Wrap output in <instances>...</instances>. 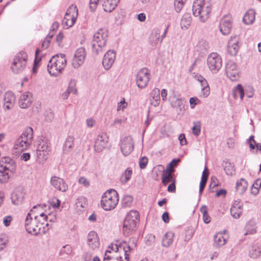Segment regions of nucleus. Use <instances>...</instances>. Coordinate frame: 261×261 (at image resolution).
<instances>
[{"label":"nucleus","mask_w":261,"mask_h":261,"mask_svg":"<svg viewBox=\"0 0 261 261\" xmlns=\"http://www.w3.org/2000/svg\"><path fill=\"white\" fill-rule=\"evenodd\" d=\"M109 138L106 134H99L94 140V149L96 152L102 151L107 146Z\"/></svg>","instance_id":"nucleus-14"},{"label":"nucleus","mask_w":261,"mask_h":261,"mask_svg":"<svg viewBox=\"0 0 261 261\" xmlns=\"http://www.w3.org/2000/svg\"><path fill=\"white\" fill-rule=\"evenodd\" d=\"M134 142L130 136L124 138L121 141L120 148L124 156L129 154L134 150Z\"/></svg>","instance_id":"nucleus-16"},{"label":"nucleus","mask_w":261,"mask_h":261,"mask_svg":"<svg viewBox=\"0 0 261 261\" xmlns=\"http://www.w3.org/2000/svg\"><path fill=\"white\" fill-rule=\"evenodd\" d=\"M133 198L130 195H125L122 200V204L124 207H129L133 202Z\"/></svg>","instance_id":"nucleus-53"},{"label":"nucleus","mask_w":261,"mask_h":261,"mask_svg":"<svg viewBox=\"0 0 261 261\" xmlns=\"http://www.w3.org/2000/svg\"><path fill=\"white\" fill-rule=\"evenodd\" d=\"M116 59V53L113 50H109L104 55L102 65L106 70L110 69Z\"/></svg>","instance_id":"nucleus-19"},{"label":"nucleus","mask_w":261,"mask_h":261,"mask_svg":"<svg viewBox=\"0 0 261 261\" xmlns=\"http://www.w3.org/2000/svg\"><path fill=\"white\" fill-rule=\"evenodd\" d=\"M75 83L74 81H71L67 90L70 93H73L74 94L76 93V89L75 88Z\"/></svg>","instance_id":"nucleus-57"},{"label":"nucleus","mask_w":261,"mask_h":261,"mask_svg":"<svg viewBox=\"0 0 261 261\" xmlns=\"http://www.w3.org/2000/svg\"><path fill=\"white\" fill-rule=\"evenodd\" d=\"M207 182V180L205 179H203V178H201V181L199 185V194L201 195L203 192V191L205 187L206 184Z\"/></svg>","instance_id":"nucleus-61"},{"label":"nucleus","mask_w":261,"mask_h":261,"mask_svg":"<svg viewBox=\"0 0 261 261\" xmlns=\"http://www.w3.org/2000/svg\"><path fill=\"white\" fill-rule=\"evenodd\" d=\"M44 205L38 204L33 206L28 214L25 220V228L27 232L34 235H37L41 231L45 233L51 226L48 223H45L46 217L42 212Z\"/></svg>","instance_id":"nucleus-1"},{"label":"nucleus","mask_w":261,"mask_h":261,"mask_svg":"<svg viewBox=\"0 0 261 261\" xmlns=\"http://www.w3.org/2000/svg\"><path fill=\"white\" fill-rule=\"evenodd\" d=\"M170 105L172 108H179L181 110L184 107V99L181 97L173 95L169 97Z\"/></svg>","instance_id":"nucleus-30"},{"label":"nucleus","mask_w":261,"mask_h":261,"mask_svg":"<svg viewBox=\"0 0 261 261\" xmlns=\"http://www.w3.org/2000/svg\"><path fill=\"white\" fill-rule=\"evenodd\" d=\"M225 72L227 77L232 81H237L239 77V69L233 61H228L225 65Z\"/></svg>","instance_id":"nucleus-13"},{"label":"nucleus","mask_w":261,"mask_h":261,"mask_svg":"<svg viewBox=\"0 0 261 261\" xmlns=\"http://www.w3.org/2000/svg\"><path fill=\"white\" fill-rule=\"evenodd\" d=\"M226 243V240L224 238L221 232H218L214 236V246L220 248L224 246Z\"/></svg>","instance_id":"nucleus-34"},{"label":"nucleus","mask_w":261,"mask_h":261,"mask_svg":"<svg viewBox=\"0 0 261 261\" xmlns=\"http://www.w3.org/2000/svg\"><path fill=\"white\" fill-rule=\"evenodd\" d=\"M130 251V246L125 242H122L119 244H111L108 247L105 253L108 254H123L125 259L128 261L129 259L128 252Z\"/></svg>","instance_id":"nucleus-7"},{"label":"nucleus","mask_w":261,"mask_h":261,"mask_svg":"<svg viewBox=\"0 0 261 261\" xmlns=\"http://www.w3.org/2000/svg\"><path fill=\"white\" fill-rule=\"evenodd\" d=\"M243 203L240 200H236L232 203L230 208L231 216L235 219L240 218L243 210Z\"/></svg>","instance_id":"nucleus-24"},{"label":"nucleus","mask_w":261,"mask_h":261,"mask_svg":"<svg viewBox=\"0 0 261 261\" xmlns=\"http://www.w3.org/2000/svg\"><path fill=\"white\" fill-rule=\"evenodd\" d=\"M150 80L149 70L146 68L140 69L136 76V85L140 89H144L146 87Z\"/></svg>","instance_id":"nucleus-11"},{"label":"nucleus","mask_w":261,"mask_h":261,"mask_svg":"<svg viewBox=\"0 0 261 261\" xmlns=\"http://www.w3.org/2000/svg\"><path fill=\"white\" fill-rule=\"evenodd\" d=\"M74 147V137L68 136L65 139L63 146V151L64 153H68L71 152Z\"/></svg>","instance_id":"nucleus-28"},{"label":"nucleus","mask_w":261,"mask_h":261,"mask_svg":"<svg viewBox=\"0 0 261 261\" xmlns=\"http://www.w3.org/2000/svg\"><path fill=\"white\" fill-rule=\"evenodd\" d=\"M66 59L64 54L56 55L52 57L47 64V70L53 76L59 75L66 65Z\"/></svg>","instance_id":"nucleus-3"},{"label":"nucleus","mask_w":261,"mask_h":261,"mask_svg":"<svg viewBox=\"0 0 261 261\" xmlns=\"http://www.w3.org/2000/svg\"><path fill=\"white\" fill-rule=\"evenodd\" d=\"M87 245L92 250H97L100 246V240L98 234L95 231H90L87 236Z\"/></svg>","instance_id":"nucleus-18"},{"label":"nucleus","mask_w":261,"mask_h":261,"mask_svg":"<svg viewBox=\"0 0 261 261\" xmlns=\"http://www.w3.org/2000/svg\"><path fill=\"white\" fill-rule=\"evenodd\" d=\"M200 212L202 214L204 222L206 224L209 223L211 221V218L208 215L207 207L205 205L202 206L200 208Z\"/></svg>","instance_id":"nucleus-49"},{"label":"nucleus","mask_w":261,"mask_h":261,"mask_svg":"<svg viewBox=\"0 0 261 261\" xmlns=\"http://www.w3.org/2000/svg\"><path fill=\"white\" fill-rule=\"evenodd\" d=\"M78 181L80 184L83 185L85 187H88L90 185L89 181L84 177H81Z\"/></svg>","instance_id":"nucleus-62"},{"label":"nucleus","mask_w":261,"mask_h":261,"mask_svg":"<svg viewBox=\"0 0 261 261\" xmlns=\"http://www.w3.org/2000/svg\"><path fill=\"white\" fill-rule=\"evenodd\" d=\"M8 170L0 166V183L6 182L10 178Z\"/></svg>","instance_id":"nucleus-47"},{"label":"nucleus","mask_w":261,"mask_h":261,"mask_svg":"<svg viewBox=\"0 0 261 261\" xmlns=\"http://www.w3.org/2000/svg\"><path fill=\"white\" fill-rule=\"evenodd\" d=\"M174 234L172 231L167 232L164 236L162 239V245L164 247H168L173 243Z\"/></svg>","instance_id":"nucleus-36"},{"label":"nucleus","mask_w":261,"mask_h":261,"mask_svg":"<svg viewBox=\"0 0 261 261\" xmlns=\"http://www.w3.org/2000/svg\"><path fill=\"white\" fill-rule=\"evenodd\" d=\"M49 152L50 151H47L46 150H36L38 161L41 163L45 162L48 158V155Z\"/></svg>","instance_id":"nucleus-45"},{"label":"nucleus","mask_w":261,"mask_h":261,"mask_svg":"<svg viewBox=\"0 0 261 261\" xmlns=\"http://www.w3.org/2000/svg\"><path fill=\"white\" fill-rule=\"evenodd\" d=\"M73 254V249L69 245L64 246L59 252V255L62 257H66L67 256L71 255Z\"/></svg>","instance_id":"nucleus-42"},{"label":"nucleus","mask_w":261,"mask_h":261,"mask_svg":"<svg viewBox=\"0 0 261 261\" xmlns=\"http://www.w3.org/2000/svg\"><path fill=\"white\" fill-rule=\"evenodd\" d=\"M2 166L5 169L8 170L12 174L15 173L16 165L15 162L9 157H5L2 159Z\"/></svg>","instance_id":"nucleus-23"},{"label":"nucleus","mask_w":261,"mask_h":261,"mask_svg":"<svg viewBox=\"0 0 261 261\" xmlns=\"http://www.w3.org/2000/svg\"><path fill=\"white\" fill-rule=\"evenodd\" d=\"M155 241V236L152 234H148L146 237L145 243L147 245L150 246Z\"/></svg>","instance_id":"nucleus-59"},{"label":"nucleus","mask_w":261,"mask_h":261,"mask_svg":"<svg viewBox=\"0 0 261 261\" xmlns=\"http://www.w3.org/2000/svg\"><path fill=\"white\" fill-rule=\"evenodd\" d=\"M245 229L246 230L245 234H253L256 232V228L252 222H248L246 225Z\"/></svg>","instance_id":"nucleus-52"},{"label":"nucleus","mask_w":261,"mask_h":261,"mask_svg":"<svg viewBox=\"0 0 261 261\" xmlns=\"http://www.w3.org/2000/svg\"><path fill=\"white\" fill-rule=\"evenodd\" d=\"M27 55L24 51L18 53L14 58L11 65V69L14 73L22 72L27 65Z\"/></svg>","instance_id":"nucleus-8"},{"label":"nucleus","mask_w":261,"mask_h":261,"mask_svg":"<svg viewBox=\"0 0 261 261\" xmlns=\"http://www.w3.org/2000/svg\"><path fill=\"white\" fill-rule=\"evenodd\" d=\"M199 101L200 100L197 97H194L190 98L189 102L191 108L193 109Z\"/></svg>","instance_id":"nucleus-63"},{"label":"nucleus","mask_w":261,"mask_h":261,"mask_svg":"<svg viewBox=\"0 0 261 261\" xmlns=\"http://www.w3.org/2000/svg\"><path fill=\"white\" fill-rule=\"evenodd\" d=\"M32 102V94L29 92H25L22 94L19 99V105L22 109H27L29 107Z\"/></svg>","instance_id":"nucleus-22"},{"label":"nucleus","mask_w":261,"mask_h":261,"mask_svg":"<svg viewBox=\"0 0 261 261\" xmlns=\"http://www.w3.org/2000/svg\"><path fill=\"white\" fill-rule=\"evenodd\" d=\"M103 261H123L121 254H108L105 253Z\"/></svg>","instance_id":"nucleus-46"},{"label":"nucleus","mask_w":261,"mask_h":261,"mask_svg":"<svg viewBox=\"0 0 261 261\" xmlns=\"http://www.w3.org/2000/svg\"><path fill=\"white\" fill-rule=\"evenodd\" d=\"M261 254V248L257 245H253L249 251V255L253 258H256Z\"/></svg>","instance_id":"nucleus-43"},{"label":"nucleus","mask_w":261,"mask_h":261,"mask_svg":"<svg viewBox=\"0 0 261 261\" xmlns=\"http://www.w3.org/2000/svg\"><path fill=\"white\" fill-rule=\"evenodd\" d=\"M33 138V130L32 127H28L23 132L22 135L19 137L23 141L29 143V145L31 144Z\"/></svg>","instance_id":"nucleus-32"},{"label":"nucleus","mask_w":261,"mask_h":261,"mask_svg":"<svg viewBox=\"0 0 261 261\" xmlns=\"http://www.w3.org/2000/svg\"><path fill=\"white\" fill-rule=\"evenodd\" d=\"M160 28H156L152 30L148 38V42L151 46L155 47L160 42Z\"/></svg>","instance_id":"nucleus-26"},{"label":"nucleus","mask_w":261,"mask_h":261,"mask_svg":"<svg viewBox=\"0 0 261 261\" xmlns=\"http://www.w3.org/2000/svg\"><path fill=\"white\" fill-rule=\"evenodd\" d=\"M87 205V200L85 197L81 196L78 198L76 203L77 208H78L80 211H82L83 209L86 207Z\"/></svg>","instance_id":"nucleus-48"},{"label":"nucleus","mask_w":261,"mask_h":261,"mask_svg":"<svg viewBox=\"0 0 261 261\" xmlns=\"http://www.w3.org/2000/svg\"><path fill=\"white\" fill-rule=\"evenodd\" d=\"M255 12L253 10H249L243 18V22L247 25L252 24L255 20Z\"/></svg>","instance_id":"nucleus-35"},{"label":"nucleus","mask_w":261,"mask_h":261,"mask_svg":"<svg viewBox=\"0 0 261 261\" xmlns=\"http://www.w3.org/2000/svg\"><path fill=\"white\" fill-rule=\"evenodd\" d=\"M29 146V143L23 141L21 138H18L15 143V148L22 151L27 149Z\"/></svg>","instance_id":"nucleus-44"},{"label":"nucleus","mask_w":261,"mask_h":261,"mask_svg":"<svg viewBox=\"0 0 261 261\" xmlns=\"http://www.w3.org/2000/svg\"><path fill=\"white\" fill-rule=\"evenodd\" d=\"M86 55V50L83 47H80L75 51L72 60L73 68H78L84 63Z\"/></svg>","instance_id":"nucleus-15"},{"label":"nucleus","mask_w":261,"mask_h":261,"mask_svg":"<svg viewBox=\"0 0 261 261\" xmlns=\"http://www.w3.org/2000/svg\"><path fill=\"white\" fill-rule=\"evenodd\" d=\"M179 161L180 160L179 159L172 160L171 162L168 164L165 170L170 172H174V167L177 166L178 163Z\"/></svg>","instance_id":"nucleus-54"},{"label":"nucleus","mask_w":261,"mask_h":261,"mask_svg":"<svg viewBox=\"0 0 261 261\" xmlns=\"http://www.w3.org/2000/svg\"><path fill=\"white\" fill-rule=\"evenodd\" d=\"M211 9V5L208 2L204 0H194L193 14L195 17H198L201 22H204L208 18Z\"/></svg>","instance_id":"nucleus-2"},{"label":"nucleus","mask_w":261,"mask_h":261,"mask_svg":"<svg viewBox=\"0 0 261 261\" xmlns=\"http://www.w3.org/2000/svg\"><path fill=\"white\" fill-rule=\"evenodd\" d=\"M15 100V97L13 93L11 92H6L4 97L3 107L5 110H10L12 109Z\"/></svg>","instance_id":"nucleus-27"},{"label":"nucleus","mask_w":261,"mask_h":261,"mask_svg":"<svg viewBox=\"0 0 261 261\" xmlns=\"http://www.w3.org/2000/svg\"><path fill=\"white\" fill-rule=\"evenodd\" d=\"M232 28V18L228 14L223 16L221 19L219 24L220 32L224 35L230 34Z\"/></svg>","instance_id":"nucleus-12"},{"label":"nucleus","mask_w":261,"mask_h":261,"mask_svg":"<svg viewBox=\"0 0 261 261\" xmlns=\"http://www.w3.org/2000/svg\"><path fill=\"white\" fill-rule=\"evenodd\" d=\"M12 220V218L11 216H7L3 219V223L5 226H9Z\"/></svg>","instance_id":"nucleus-64"},{"label":"nucleus","mask_w":261,"mask_h":261,"mask_svg":"<svg viewBox=\"0 0 261 261\" xmlns=\"http://www.w3.org/2000/svg\"><path fill=\"white\" fill-rule=\"evenodd\" d=\"M8 242V237L6 234L0 235V251L6 248Z\"/></svg>","instance_id":"nucleus-55"},{"label":"nucleus","mask_w":261,"mask_h":261,"mask_svg":"<svg viewBox=\"0 0 261 261\" xmlns=\"http://www.w3.org/2000/svg\"><path fill=\"white\" fill-rule=\"evenodd\" d=\"M232 93L234 98L237 99L240 97L241 100L243 99L244 96V90L241 84H238L233 89Z\"/></svg>","instance_id":"nucleus-41"},{"label":"nucleus","mask_w":261,"mask_h":261,"mask_svg":"<svg viewBox=\"0 0 261 261\" xmlns=\"http://www.w3.org/2000/svg\"><path fill=\"white\" fill-rule=\"evenodd\" d=\"M173 172L164 170L162 173V182L164 185H166L170 182L175 181L173 178Z\"/></svg>","instance_id":"nucleus-37"},{"label":"nucleus","mask_w":261,"mask_h":261,"mask_svg":"<svg viewBox=\"0 0 261 261\" xmlns=\"http://www.w3.org/2000/svg\"><path fill=\"white\" fill-rule=\"evenodd\" d=\"M133 171L130 168H127L121 175L120 180L122 184H126L131 178Z\"/></svg>","instance_id":"nucleus-40"},{"label":"nucleus","mask_w":261,"mask_h":261,"mask_svg":"<svg viewBox=\"0 0 261 261\" xmlns=\"http://www.w3.org/2000/svg\"><path fill=\"white\" fill-rule=\"evenodd\" d=\"M36 150L50 151V144L48 140L45 138L39 139L38 140Z\"/></svg>","instance_id":"nucleus-33"},{"label":"nucleus","mask_w":261,"mask_h":261,"mask_svg":"<svg viewBox=\"0 0 261 261\" xmlns=\"http://www.w3.org/2000/svg\"><path fill=\"white\" fill-rule=\"evenodd\" d=\"M191 16L190 13H185L180 21V25L182 29H187L191 22Z\"/></svg>","instance_id":"nucleus-39"},{"label":"nucleus","mask_w":261,"mask_h":261,"mask_svg":"<svg viewBox=\"0 0 261 261\" xmlns=\"http://www.w3.org/2000/svg\"><path fill=\"white\" fill-rule=\"evenodd\" d=\"M147 163H148V159L145 156L142 157L140 160V161H139L140 167L141 169H145L147 165Z\"/></svg>","instance_id":"nucleus-60"},{"label":"nucleus","mask_w":261,"mask_h":261,"mask_svg":"<svg viewBox=\"0 0 261 261\" xmlns=\"http://www.w3.org/2000/svg\"><path fill=\"white\" fill-rule=\"evenodd\" d=\"M139 220V214L137 211H130L126 216L123 222L122 231L123 234L128 236L136 229Z\"/></svg>","instance_id":"nucleus-6"},{"label":"nucleus","mask_w":261,"mask_h":261,"mask_svg":"<svg viewBox=\"0 0 261 261\" xmlns=\"http://www.w3.org/2000/svg\"><path fill=\"white\" fill-rule=\"evenodd\" d=\"M185 4V3H181V2L178 0H175L174 7L175 11L177 12H179L183 8Z\"/></svg>","instance_id":"nucleus-58"},{"label":"nucleus","mask_w":261,"mask_h":261,"mask_svg":"<svg viewBox=\"0 0 261 261\" xmlns=\"http://www.w3.org/2000/svg\"><path fill=\"white\" fill-rule=\"evenodd\" d=\"M24 193L21 187H17L15 189L11 194V199L14 204H20L23 199Z\"/></svg>","instance_id":"nucleus-25"},{"label":"nucleus","mask_w":261,"mask_h":261,"mask_svg":"<svg viewBox=\"0 0 261 261\" xmlns=\"http://www.w3.org/2000/svg\"><path fill=\"white\" fill-rule=\"evenodd\" d=\"M78 14L76 6H71L67 10L62 20V25L64 29H67L74 24Z\"/></svg>","instance_id":"nucleus-9"},{"label":"nucleus","mask_w":261,"mask_h":261,"mask_svg":"<svg viewBox=\"0 0 261 261\" xmlns=\"http://www.w3.org/2000/svg\"><path fill=\"white\" fill-rule=\"evenodd\" d=\"M118 201L119 196L117 191L114 189H110L102 195L100 204L105 211H111L116 207Z\"/></svg>","instance_id":"nucleus-5"},{"label":"nucleus","mask_w":261,"mask_h":261,"mask_svg":"<svg viewBox=\"0 0 261 261\" xmlns=\"http://www.w3.org/2000/svg\"><path fill=\"white\" fill-rule=\"evenodd\" d=\"M195 80H197L201 84V96L203 97H207L210 93V88L207 81L201 75L197 74L195 76Z\"/></svg>","instance_id":"nucleus-21"},{"label":"nucleus","mask_w":261,"mask_h":261,"mask_svg":"<svg viewBox=\"0 0 261 261\" xmlns=\"http://www.w3.org/2000/svg\"><path fill=\"white\" fill-rule=\"evenodd\" d=\"M164 167L162 165H158L155 166L152 170V175L154 179H156L159 174L162 172H164Z\"/></svg>","instance_id":"nucleus-50"},{"label":"nucleus","mask_w":261,"mask_h":261,"mask_svg":"<svg viewBox=\"0 0 261 261\" xmlns=\"http://www.w3.org/2000/svg\"><path fill=\"white\" fill-rule=\"evenodd\" d=\"M206 63L211 72L216 73L221 68L222 61L221 56L218 54L212 53L208 56Z\"/></svg>","instance_id":"nucleus-10"},{"label":"nucleus","mask_w":261,"mask_h":261,"mask_svg":"<svg viewBox=\"0 0 261 261\" xmlns=\"http://www.w3.org/2000/svg\"><path fill=\"white\" fill-rule=\"evenodd\" d=\"M224 170L227 175H232L235 173L234 166L230 163H226Z\"/></svg>","instance_id":"nucleus-51"},{"label":"nucleus","mask_w":261,"mask_h":261,"mask_svg":"<svg viewBox=\"0 0 261 261\" xmlns=\"http://www.w3.org/2000/svg\"><path fill=\"white\" fill-rule=\"evenodd\" d=\"M247 186V181L244 178H241L236 182V189L240 194H242L246 191Z\"/></svg>","instance_id":"nucleus-38"},{"label":"nucleus","mask_w":261,"mask_h":261,"mask_svg":"<svg viewBox=\"0 0 261 261\" xmlns=\"http://www.w3.org/2000/svg\"><path fill=\"white\" fill-rule=\"evenodd\" d=\"M194 125L192 127L193 134L196 136H199L200 133V124L199 122L194 123Z\"/></svg>","instance_id":"nucleus-56"},{"label":"nucleus","mask_w":261,"mask_h":261,"mask_svg":"<svg viewBox=\"0 0 261 261\" xmlns=\"http://www.w3.org/2000/svg\"><path fill=\"white\" fill-rule=\"evenodd\" d=\"M50 182L53 187L60 191L65 192L68 189V185L65 180L58 176L51 177Z\"/></svg>","instance_id":"nucleus-20"},{"label":"nucleus","mask_w":261,"mask_h":261,"mask_svg":"<svg viewBox=\"0 0 261 261\" xmlns=\"http://www.w3.org/2000/svg\"><path fill=\"white\" fill-rule=\"evenodd\" d=\"M151 99L150 103L152 106L156 107L159 106L160 102V91L159 88H154L151 92Z\"/></svg>","instance_id":"nucleus-31"},{"label":"nucleus","mask_w":261,"mask_h":261,"mask_svg":"<svg viewBox=\"0 0 261 261\" xmlns=\"http://www.w3.org/2000/svg\"><path fill=\"white\" fill-rule=\"evenodd\" d=\"M108 37V32L106 29H99L95 33L92 41L93 53L98 55L103 51Z\"/></svg>","instance_id":"nucleus-4"},{"label":"nucleus","mask_w":261,"mask_h":261,"mask_svg":"<svg viewBox=\"0 0 261 261\" xmlns=\"http://www.w3.org/2000/svg\"><path fill=\"white\" fill-rule=\"evenodd\" d=\"M120 0H103L102 7L105 12L111 13L114 11Z\"/></svg>","instance_id":"nucleus-29"},{"label":"nucleus","mask_w":261,"mask_h":261,"mask_svg":"<svg viewBox=\"0 0 261 261\" xmlns=\"http://www.w3.org/2000/svg\"><path fill=\"white\" fill-rule=\"evenodd\" d=\"M240 40L239 36L237 35L230 38L227 46V51L230 55L233 56L237 54L240 48Z\"/></svg>","instance_id":"nucleus-17"}]
</instances>
